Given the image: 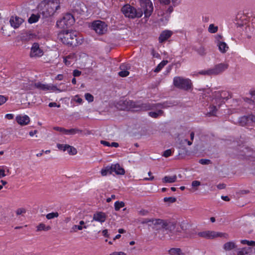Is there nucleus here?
Masks as SVG:
<instances>
[{
    "label": "nucleus",
    "mask_w": 255,
    "mask_h": 255,
    "mask_svg": "<svg viewBox=\"0 0 255 255\" xmlns=\"http://www.w3.org/2000/svg\"><path fill=\"white\" fill-rule=\"evenodd\" d=\"M129 75V72L127 70L121 71L119 72V75L122 77H125Z\"/></svg>",
    "instance_id": "nucleus-52"
},
{
    "label": "nucleus",
    "mask_w": 255,
    "mask_h": 255,
    "mask_svg": "<svg viewBox=\"0 0 255 255\" xmlns=\"http://www.w3.org/2000/svg\"><path fill=\"white\" fill-rule=\"evenodd\" d=\"M92 27L99 34H103L107 31V25L105 22L100 20L93 22Z\"/></svg>",
    "instance_id": "nucleus-7"
},
{
    "label": "nucleus",
    "mask_w": 255,
    "mask_h": 255,
    "mask_svg": "<svg viewBox=\"0 0 255 255\" xmlns=\"http://www.w3.org/2000/svg\"><path fill=\"white\" fill-rule=\"evenodd\" d=\"M217 44L219 47L220 51L223 53H226L229 49L228 46L224 42H218Z\"/></svg>",
    "instance_id": "nucleus-23"
},
{
    "label": "nucleus",
    "mask_w": 255,
    "mask_h": 255,
    "mask_svg": "<svg viewBox=\"0 0 255 255\" xmlns=\"http://www.w3.org/2000/svg\"><path fill=\"white\" fill-rule=\"evenodd\" d=\"M72 58V56L71 55H68L64 58V62L67 66H70L72 64V61H71V59Z\"/></svg>",
    "instance_id": "nucleus-45"
},
{
    "label": "nucleus",
    "mask_w": 255,
    "mask_h": 255,
    "mask_svg": "<svg viewBox=\"0 0 255 255\" xmlns=\"http://www.w3.org/2000/svg\"><path fill=\"white\" fill-rule=\"evenodd\" d=\"M153 10V6L150 0H144V17H149Z\"/></svg>",
    "instance_id": "nucleus-13"
},
{
    "label": "nucleus",
    "mask_w": 255,
    "mask_h": 255,
    "mask_svg": "<svg viewBox=\"0 0 255 255\" xmlns=\"http://www.w3.org/2000/svg\"><path fill=\"white\" fill-rule=\"evenodd\" d=\"M248 116L250 124L252 123H255V116L253 115H250Z\"/></svg>",
    "instance_id": "nucleus-56"
},
{
    "label": "nucleus",
    "mask_w": 255,
    "mask_h": 255,
    "mask_svg": "<svg viewBox=\"0 0 255 255\" xmlns=\"http://www.w3.org/2000/svg\"><path fill=\"white\" fill-rule=\"evenodd\" d=\"M239 123L242 126L250 124L248 116H243L239 119Z\"/></svg>",
    "instance_id": "nucleus-33"
},
{
    "label": "nucleus",
    "mask_w": 255,
    "mask_h": 255,
    "mask_svg": "<svg viewBox=\"0 0 255 255\" xmlns=\"http://www.w3.org/2000/svg\"><path fill=\"white\" fill-rule=\"evenodd\" d=\"M59 216L58 212H52L46 215V217L48 220L57 218Z\"/></svg>",
    "instance_id": "nucleus-42"
},
{
    "label": "nucleus",
    "mask_w": 255,
    "mask_h": 255,
    "mask_svg": "<svg viewBox=\"0 0 255 255\" xmlns=\"http://www.w3.org/2000/svg\"><path fill=\"white\" fill-rule=\"evenodd\" d=\"M237 245L233 242L226 243L223 246V249L226 251H229L237 248Z\"/></svg>",
    "instance_id": "nucleus-22"
},
{
    "label": "nucleus",
    "mask_w": 255,
    "mask_h": 255,
    "mask_svg": "<svg viewBox=\"0 0 255 255\" xmlns=\"http://www.w3.org/2000/svg\"><path fill=\"white\" fill-rule=\"evenodd\" d=\"M160 3L164 5H168L170 4L171 0H158ZM177 0H171L172 3L174 6L176 5Z\"/></svg>",
    "instance_id": "nucleus-36"
},
{
    "label": "nucleus",
    "mask_w": 255,
    "mask_h": 255,
    "mask_svg": "<svg viewBox=\"0 0 255 255\" xmlns=\"http://www.w3.org/2000/svg\"><path fill=\"white\" fill-rule=\"evenodd\" d=\"M173 85L177 88L187 91L192 88V83L188 79L175 77L173 79Z\"/></svg>",
    "instance_id": "nucleus-5"
},
{
    "label": "nucleus",
    "mask_w": 255,
    "mask_h": 255,
    "mask_svg": "<svg viewBox=\"0 0 255 255\" xmlns=\"http://www.w3.org/2000/svg\"><path fill=\"white\" fill-rule=\"evenodd\" d=\"M201 185V182L197 180H194L192 182V186L193 187L199 186Z\"/></svg>",
    "instance_id": "nucleus-61"
},
{
    "label": "nucleus",
    "mask_w": 255,
    "mask_h": 255,
    "mask_svg": "<svg viewBox=\"0 0 255 255\" xmlns=\"http://www.w3.org/2000/svg\"><path fill=\"white\" fill-rule=\"evenodd\" d=\"M199 163L203 165H208L212 163V161L208 159H200Z\"/></svg>",
    "instance_id": "nucleus-48"
},
{
    "label": "nucleus",
    "mask_w": 255,
    "mask_h": 255,
    "mask_svg": "<svg viewBox=\"0 0 255 255\" xmlns=\"http://www.w3.org/2000/svg\"><path fill=\"white\" fill-rule=\"evenodd\" d=\"M107 216L103 212H97L93 215V220L101 223H104L106 220Z\"/></svg>",
    "instance_id": "nucleus-15"
},
{
    "label": "nucleus",
    "mask_w": 255,
    "mask_h": 255,
    "mask_svg": "<svg viewBox=\"0 0 255 255\" xmlns=\"http://www.w3.org/2000/svg\"><path fill=\"white\" fill-rule=\"evenodd\" d=\"M151 54L153 56V57L155 58H159L160 55L159 53L156 52L153 49L151 50Z\"/></svg>",
    "instance_id": "nucleus-63"
},
{
    "label": "nucleus",
    "mask_w": 255,
    "mask_h": 255,
    "mask_svg": "<svg viewBox=\"0 0 255 255\" xmlns=\"http://www.w3.org/2000/svg\"><path fill=\"white\" fill-rule=\"evenodd\" d=\"M23 21L22 18L16 15L11 16L9 20L10 25L15 29L18 28Z\"/></svg>",
    "instance_id": "nucleus-14"
},
{
    "label": "nucleus",
    "mask_w": 255,
    "mask_h": 255,
    "mask_svg": "<svg viewBox=\"0 0 255 255\" xmlns=\"http://www.w3.org/2000/svg\"><path fill=\"white\" fill-rule=\"evenodd\" d=\"M16 121L17 123L21 126L27 125L30 122V119L28 116L24 115L23 116H17L16 117Z\"/></svg>",
    "instance_id": "nucleus-18"
},
{
    "label": "nucleus",
    "mask_w": 255,
    "mask_h": 255,
    "mask_svg": "<svg viewBox=\"0 0 255 255\" xmlns=\"http://www.w3.org/2000/svg\"><path fill=\"white\" fill-rule=\"evenodd\" d=\"M218 29V27L217 26H215L213 24H211L208 28V31L211 33H216Z\"/></svg>",
    "instance_id": "nucleus-41"
},
{
    "label": "nucleus",
    "mask_w": 255,
    "mask_h": 255,
    "mask_svg": "<svg viewBox=\"0 0 255 255\" xmlns=\"http://www.w3.org/2000/svg\"><path fill=\"white\" fill-rule=\"evenodd\" d=\"M37 35L31 31H27L21 34L20 39L23 42H28L37 38Z\"/></svg>",
    "instance_id": "nucleus-11"
},
{
    "label": "nucleus",
    "mask_w": 255,
    "mask_h": 255,
    "mask_svg": "<svg viewBox=\"0 0 255 255\" xmlns=\"http://www.w3.org/2000/svg\"><path fill=\"white\" fill-rule=\"evenodd\" d=\"M81 74V71L78 70H74L73 73V75L74 77H78Z\"/></svg>",
    "instance_id": "nucleus-62"
},
{
    "label": "nucleus",
    "mask_w": 255,
    "mask_h": 255,
    "mask_svg": "<svg viewBox=\"0 0 255 255\" xmlns=\"http://www.w3.org/2000/svg\"><path fill=\"white\" fill-rule=\"evenodd\" d=\"M26 212V210L25 208H18L16 210L15 213H16V214L17 216H19V215H20L25 213Z\"/></svg>",
    "instance_id": "nucleus-50"
},
{
    "label": "nucleus",
    "mask_w": 255,
    "mask_h": 255,
    "mask_svg": "<svg viewBox=\"0 0 255 255\" xmlns=\"http://www.w3.org/2000/svg\"><path fill=\"white\" fill-rule=\"evenodd\" d=\"M250 16L243 11L239 12L236 15L237 24L239 26L246 25L249 21Z\"/></svg>",
    "instance_id": "nucleus-9"
},
{
    "label": "nucleus",
    "mask_w": 255,
    "mask_h": 255,
    "mask_svg": "<svg viewBox=\"0 0 255 255\" xmlns=\"http://www.w3.org/2000/svg\"><path fill=\"white\" fill-rule=\"evenodd\" d=\"M177 180V176L174 175L172 176H166L162 179L163 183H172Z\"/></svg>",
    "instance_id": "nucleus-21"
},
{
    "label": "nucleus",
    "mask_w": 255,
    "mask_h": 255,
    "mask_svg": "<svg viewBox=\"0 0 255 255\" xmlns=\"http://www.w3.org/2000/svg\"><path fill=\"white\" fill-rule=\"evenodd\" d=\"M124 104L127 106L126 107L128 110H130L134 108H139V106H137L136 104L131 101H125L124 102Z\"/></svg>",
    "instance_id": "nucleus-29"
},
{
    "label": "nucleus",
    "mask_w": 255,
    "mask_h": 255,
    "mask_svg": "<svg viewBox=\"0 0 255 255\" xmlns=\"http://www.w3.org/2000/svg\"><path fill=\"white\" fill-rule=\"evenodd\" d=\"M241 242L243 244H247L250 246H253V247L255 246V241H248L246 240H242Z\"/></svg>",
    "instance_id": "nucleus-46"
},
{
    "label": "nucleus",
    "mask_w": 255,
    "mask_h": 255,
    "mask_svg": "<svg viewBox=\"0 0 255 255\" xmlns=\"http://www.w3.org/2000/svg\"><path fill=\"white\" fill-rule=\"evenodd\" d=\"M102 176H106L108 174H112V167L111 166H107L105 168L102 169L101 171Z\"/></svg>",
    "instance_id": "nucleus-34"
},
{
    "label": "nucleus",
    "mask_w": 255,
    "mask_h": 255,
    "mask_svg": "<svg viewBox=\"0 0 255 255\" xmlns=\"http://www.w3.org/2000/svg\"><path fill=\"white\" fill-rule=\"evenodd\" d=\"M163 201L165 202H169V203H173L176 201V198L175 197H165L163 199Z\"/></svg>",
    "instance_id": "nucleus-47"
},
{
    "label": "nucleus",
    "mask_w": 255,
    "mask_h": 255,
    "mask_svg": "<svg viewBox=\"0 0 255 255\" xmlns=\"http://www.w3.org/2000/svg\"><path fill=\"white\" fill-rule=\"evenodd\" d=\"M85 98L89 102H92L94 101L93 96L90 93H86L85 95Z\"/></svg>",
    "instance_id": "nucleus-49"
},
{
    "label": "nucleus",
    "mask_w": 255,
    "mask_h": 255,
    "mask_svg": "<svg viewBox=\"0 0 255 255\" xmlns=\"http://www.w3.org/2000/svg\"><path fill=\"white\" fill-rule=\"evenodd\" d=\"M216 237H221L228 239L229 238V235L227 233H216Z\"/></svg>",
    "instance_id": "nucleus-54"
},
{
    "label": "nucleus",
    "mask_w": 255,
    "mask_h": 255,
    "mask_svg": "<svg viewBox=\"0 0 255 255\" xmlns=\"http://www.w3.org/2000/svg\"><path fill=\"white\" fill-rule=\"evenodd\" d=\"M199 74H200L201 75H212L211 69H208L207 70L201 71L199 72Z\"/></svg>",
    "instance_id": "nucleus-51"
},
{
    "label": "nucleus",
    "mask_w": 255,
    "mask_h": 255,
    "mask_svg": "<svg viewBox=\"0 0 255 255\" xmlns=\"http://www.w3.org/2000/svg\"><path fill=\"white\" fill-rule=\"evenodd\" d=\"M160 219H144V229L149 240L155 238L156 232L160 230Z\"/></svg>",
    "instance_id": "nucleus-1"
},
{
    "label": "nucleus",
    "mask_w": 255,
    "mask_h": 255,
    "mask_svg": "<svg viewBox=\"0 0 255 255\" xmlns=\"http://www.w3.org/2000/svg\"><path fill=\"white\" fill-rule=\"evenodd\" d=\"M53 129L56 131H58L59 132H63V133H64L65 130V128H63L59 127H55L53 128Z\"/></svg>",
    "instance_id": "nucleus-60"
},
{
    "label": "nucleus",
    "mask_w": 255,
    "mask_h": 255,
    "mask_svg": "<svg viewBox=\"0 0 255 255\" xmlns=\"http://www.w3.org/2000/svg\"><path fill=\"white\" fill-rule=\"evenodd\" d=\"M112 171L115 172L117 174L124 175L125 173L124 169L118 163L112 164Z\"/></svg>",
    "instance_id": "nucleus-19"
},
{
    "label": "nucleus",
    "mask_w": 255,
    "mask_h": 255,
    "mask_svg": "<svg viewBox=\"0 0 255 255\" xmlns=\"http://www.w3.org/2000/svg\"><path fill=\"white\" fill-rule=\"evenodd\" d=\"M167 60H163L161 61L154 70V72H159L168 63Z\"/></svg>",
    "instance_id": "nucleus-32"
},
{
    "label": "nucleus",
    "mask_w": 255,
    "mask_h": 255,
    "mask_svg": "<svg viewBox=\"0 0 255 255\" xmlns=\"http://www.w3.org/2000/svg\"><path fill=\"white\" fill-rule=\"evenodd\" d=\"M67 151L70 155H76L77 153V149L73 146L69 145L68 147Z\"/></svg>",
    "instance_id": "nucleus-38"
},
{
    "label": "nucleus",
    "mask_w": 255,
    "mask_h": 255,
    "mask_svg": "<svg viewBox=\"0 0 255 255\" xmlns=\"http://www.w3.org/2000/svg\"><path fill=\"white\" fill-rule=\"evenodd\" d=\"M61 42L67 45L72 46H76L77 41V32L75 31L64 30L58 35Z\"/></svg>",
    "instance_id": "nucleus-2"
},
{
    "label": "nucleus",
    "mask_w": 255,
    "mask_h": 255,
    "mask_svg": "<svg viewBox=\"0 0 255 255\" xmlns=\"http://www.w3.org/2000/svg\"><path fill=\"white\" fill-rule=\"evenodd\" d=\"M21 86V89L24 90H31L34 89L33 84L32 83H23Z\"/></svg>",
    "instance_id": "nucleus-35"
},
{
    "label": "nucleus",
    "mask_w": 255,
    "mask_h": 255,
    "mask_svg": "<svg viewBox=\"0 0 255 255\" xmlns=\"http://www.w3.org/2000/svg\"><path fill=\"white\" fill-rule=\"evenodd\" d=\"M196 51L200 55L204 56L206 54V49L204 47L200 46L195 49Z\"/></svg>",
    "instance_id": "nucleus-43"
},
{
    "label": "nucleus",
    "mask_w": 255,
    "mask_h": 255,
    "mask_svg": "<svg viewBox=\"0 0 255 255\" xmlns=\"http://www.w3.org/2000/svg\"><path fill=\"white\" fill-rule=\"evenodd\" d=\"M157 105L158 107H160L161 108H165L170 106L168 105V103L167 102H164L163 103L157 104Z\"/></svg>",
    "instance_id": "nucleus-55"
},
{
    "label": "nucleus",
    "mask_w": 255,
    "mask_h": 255,
    "mask_svg": "<svg viewBox=\"0 0 255 255\" xmlns=\"http://www.w3.org/2000/svg\"><path fill=\"white\" fill-rule=\"evenodd\" d=\"M228 66V64L226 63H220L216 65L214 68H211L212 75L220 74L227 69Z\"/></svg>",
    "instance_id": "nucleus-12"
},
{
    "label": "nucleus",
    "mask_w": 255,
    "mask_h": 255,
    "mask_svg": "<svg viewBox=\"0 0 255 255\" xmlns=\"http://www.w3.org/2000/svg\"><path fill=\"white\" fill-rule=\"evenodd\" d=\"M87 226L85 225V222L82 220L80 221L79 225H75L72 227L71 232H77L79 230L80 231L83 229H87Z\"/></svg>",
    "instance_id": "nucleus-20"
},
{
    "label": "nucleus",
    "mask_w": 255,
    "mask_h": 255,
    "mask_svg": "<svg viewBox=\"0 0 255 255\" xmlns=\"http://www.w3.org/2000/svg\"><path fill=\"white\" fill-rule=\"evenodd\" d=\"M237 255H252V249L251 248H243L237 252Z\"/></svg>",
    "instance_id": "nucleus-25"
},
{
    "label": "nucleus",
    "mask_w": 255,
    "mask_h": 255,
    "mask_svg": "<svg viewBox=\"0 0 255 255\" xmlns=\"http://www.w3.org/2000/svg\"><path fill=\"white\" fill-rule=\"evenodd\" d=\"M75 22V18L71 13H66L62 19L57 21L56 25L61 28H68Z\"/></svg>",
    "instance_id": "nucleus-6"
},
{
    "label": "nucleus",
    "mask_w": 255,
    "mask_h": 255,
    "mask_svg": "<svg viewBox=\"0 0 255 255\" xmlns=\"http://www.w3.org/2000/svg\"><path fill=\"white\" fill-rule=\"evenodd\" d=\"M148 175L149 177H145L144 180L152 181L154 179V177L152 175V173L150 171L148 173Z\"/></svg>",
    "instance_id": "nucleus-59"
},
{
    "label": "nucleus",
    "mask_w": 255,
    "mask_h": 255,
    "mask_svg": "<svg viewBox=\"0 0 255 255\" xmlns=\"http://www.w3.org/2000/svg\"><path fill=\"white\" fill-rule=\"evenodd\" d=\"M172 153V150L171 149H167L165 151H164L162 155L165 157H169L171 155Z\"/></svg>",
    "instance_id": "nucleus-53"
},
{
    "label": "nucleus",
    "mask_w": 255,
    "mask_h": 255,
    "mask_svg": "<svg viewBox=\"0 0 255 255\" xmlns=\"http://www.w3.org/2000/svg\"><path fill=\"white\" fill-rule=\"evenodd\" d=\"M34 89L36 88L37 89L42 90L44 91L49 90L50 89L49 85L43 84L40 82L33 84Z\"/></svg>",
    "instance_id": "nucleus-24"
},
{
    "label": "nucleus",
    "mask_w": 255,
    "mask_h": 255,
    "mask_svg": "<svg viewBox=\"0 0 255 255\" xmlns=\"http://www.w3.org/2000/svg\"><path fill=\"white\" fill-rule=\"evenodd\" d=\"M170 255H183L179 248H172L169 251Z\"/></svg>",
    "instance_id": "nucleus-31"
},
{
    "label": "nucleus",
    "mask_w": 255,
    "mask_h": 255,
    "mask_svg": "<svg viewBox=\"0 0 255 255\" xmlns=\"http://www.w3.org/2000/svg\"><path fill=\"white\" fill-rule=\"evenodd\" d=\"M39 16L38 15H35L34 14H31L30 17L28 18V22L30 23H33L37 22L38 20Z\"/></svg>",
    "instance_id": "nucleus-37"
},
{
    "label": "nucleus",
    "mask_w": 255,
    "mask_h": 255,
    "mask_svg": "<svg viewBox=\"0 0 255 255\" xmlns=\"http://www.w3.org/2000/svg\"><path fill=\"white\" fill-rule=\"evenodd\" d=\"M198 235V233L195 229H193L189 231L187 233L186 237L189 238H195Z\"/></svg>",
    "instance_id": "nucleus-39"
},
{
    "label": "nucleus",
    "mask_w": 255,
    "mask_h": 255,
    "mask_svg": "<svg viewBox=\"0 0 255 255\" xmlns=\"http://www.w3.org/2000/svg\"><path fill=\"white\" fill-rule=\"evenodd\" d=\"M125 206V203L124 202L117 201L115 203V209L116 211H119L121 208Z\"/></svg>",
    "instance_id": "nucleus-40"
},
{
    "label": "nucleus",
    "mask_w": 255,
    "mask_h": 255,
    "mask_svg": "<svg viewBox=\"0 0 255 255\" xmlns=\"http://www.w3.org/2000/svg\"><path fill=\"white\" fill-rule=\"evenodd\" d=\"M69 144H60V143L57 144V148L59 150H63V151L67 150L68 147L69 146Z\"/></svg>",
    "instance_id": "nucleus-44"
},
{
    "label": "nucleus",
    "mask_w": 255,
    "mask_h": 255,
    "mask_svg": "<svg viewBox=\"0 0 255 255\" xmlns=\"http://www.w3.org/2000/svg\"><path fill=\"white\" fill-rule=\"evenodd\" d=\"M60 8L59 0H50L44 5L41 13L44 17H48L54 14Z\"/></svg>",
    "instance_id": "nucleus-3"
},
{
    "label": "nucleus",
    "mask_w": 255,
    "mask_h": 255,
    "mask_svg": "<svg viewBox=\"0 0 255 255\" xmlns=\"http://www.w3.org/2000/svg\"><path fill=\"white\" fill-rule=\"evenodd\" d=\"M198 235L204 238L213 239L216 237V232L210 231L200 232L198 233Z\"/></svg>",
    "instance_id": "nucleus-17"
},
{
    "label": "nucleus",
    "mask_w": 255,
    "mask_h": 255,
    "mask_svg": "<svg viewBox=\"0 0 255 255\" xmlns=\"http://www.w3.org/2000/svg\"><path fill=\"white\" fill-rule=\"evenodd\" d=\"M82 131H83L81 129L77 128H71L69 129H65L64 133L67 134L74 135L77 133H81Z\"/></svg>",
    "instance_id": "nucleus-26"
},
{
    "label": "nucleus",
    "mask_w": 255,
    "mask_h": 255,
    "mask_svg": "<svg viewBox=\"0 0 255 255\" xmlns=\"http://www.w3.org/2000/svg\"><path fill=\"white\" fill-rule=\"evenodd\" d=\"M51 229L50 226H46L43 223H40L36 227V232H40L42 231H48Z\"/></svg>",
    "instance_id": "nucleus-28"
},
{
    "label": "nucleus",
    "mask_w": 255,
    "mask_h": 255,
    "mask_svg": "<svg viewBox=\"0 0 255 255\" xmlns=\"http://www.w3.org/2000/svg\"><path fill=\"white\" fill-rule=\"evenodd\" d=\"M43 54V51L39 47V44L38 43H34L30 49V57H41Z\"/></svg>",
    "instance_id": "nucleus-10"
},
{
    "label": "nucleus",
    "mask_w": 255,
    "mask_h": 255,
    "mask_svg": "<svg viewBox=\"0 0 255 255\" xmlns=\"http://www.w3.org/2000/svg\"><path fill=\"white\" fill-rule=\"evenodd\" d=\"M212 108L213 109V110L207 114V115H208L209 116H214L215 113L217 110L216 106H213Z\"/></svg>",
    "instance_id": "nucleus-58"
},
{
    "label": "nucleus",
    "mask_w": 255,
    "mask_h": 255,
    "mask_svg": "<svg viewBox=\"0 0 255 255\" xmlns=\"http://www.w3.org/2000/svg\"><path fill=\"white\" fill-rule=\"evenodd\" d=\"M160 229H163L171 233L176 226V222L169 220H163L160 219Z\"/></svg>",
    "instance_id": "nucleus-8"
},
{
    "label": "nucleus",
    "mask_w": 255,
    "mask_h": 255,
    "mask_svg": "<svg viewBox=\"0 0 255 255\" xmlns=\"http://www.w3.org/2000/svg\"><path fill=\"white\" fill-rule=\"evenodd\" d=\"M229 96L230 94L228 92L223 91L220 94V95H217V97H218L217 99H218L219 101H221V102H224V100H227L229 99Z\"/></svg>",
    "instance_id": "nucleus-27"
},
{
    "label": "nucleus",
    "mask_w": 255,
    "mask_h": 255,
    "mask_svg": "<svg viewBox=\"0 0 255 255\" xmlns=\"http://www.w3.org/2000/svg\"><path fill=\"white\" fill-rule=\"evenodd\" d=\"M48 106L49 107H57L58 108H59L60 107V105H57L56 103H55V102H52V103H50L48 105Z\"/></svg>",
    "instance_id": "nucleus-64"
},
{
    "label": "nucleus",
    "mask_w": 255,
    "mask_h": 255,
    "mask_svg": "<svg viewBox=\"0 0 255 255\" xmlns=\"http://www.w3.org/2000/svg\"><path fill=\"white\" fill-rule=\"evenodd\" d=\"M173 32L172 31L168 30L163 31L160 34L158 40L160 43H162L167 40L169 37H171Z\"/></svg>",
    "instance_id": "nucleus-16"
},
{
    "label": "nucleus",
    "mask_w": 255,
    "mask_h": 255,
    "mask_svg": "<svg viewBox=\"0 0 255 255\" xmlns=\"http://www.w3.org/2000/svg\"><path fill=\"white\" fill-rule=\"evenodd\" d=\"M164 112L161 110H159L157 112H149L148 114L149 116L153 118H157L160 116H162Z\"/></svg>",
    "instance_id": "nucleus-30"
},
{
    "label": "nucleus",
    "mask_w": 255,
    "mask_h": 255,
    "mask_svg": "<svg viewBox=\"0 0 255 255\" xmlns=\"http://www.w3.org/2000/svg\"><path fill=\"white\" fill-rule=\"evenodd\" d=\"M122 11L126 17L131 18L140 17L143 13L141 9H137L129 4H126L123 6L122 8Z\"/></svg>",
    "instance_id": "nucleus-4"
},
{
    "label": "nucleus",
    "mask_w": 255,
    "mask_h": 255,
    "mask_svg": "<svg viewBox=\"0 0 255 255\" xmlns=\"http://www.w3.org/2000/svg\"><path fill=\"white\" fill-rule=\"evenodd\" d=\"M7 100V99L5 97L0 95V106L5 103Z\"/></svg>",
    "instance_id": "nucleus-57"
}]
</instances>
